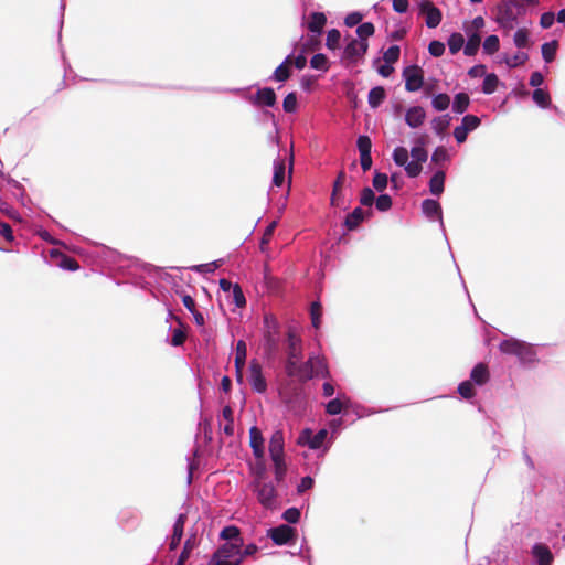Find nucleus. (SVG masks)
<instances>
[{
	"mask_svg": "<svg viewBox=\"0 0 565 565\" xmlns=\"http://www.w3.org/2000/svg\"><path fill=\"white\" fill-rule=\"evenodd\" d=\"M367 50V42L351 39V41L345 45L343 50L342 61H345L348 63H356L366 54Z\"/></svg>",
	"mask_w": 565,
	"mask_h": 565,
	"instance_id": "nucleus-8",
	"label": "nucleus"
},
{
	"mask_svg": "<svg viewBox=\"0 0 565 565\" xmlns=\"http://www.w3.org/2000/svg\"><path fill=\"white\" fill-rule=\"evenodd\" d=\"M284 433L281 430L274 431L270 437L268 447L270 458L284 457Z\"/></svg>",
	"mask_w": 565,
	"mask_h": 565,
	"instance_id": "nucleus-18",
	"label": "nucleus"
},
{
	"mask_svg": "<svg viewBox=\"0 0 565 565\" xmlns=\"http://www.w3.org/2000/svg\"><path fill=\"white\" fill-rule=\"evenodd\" d=\"M428 52L435 57H439L445 52V44L440 41L434 40L428 45Z\"/></svg>",
	"mask_w": 565,
	"mask_h": 565,
	"instance_id": "nucleus-64",
	"label": "nucleus"
},
{
	"mask_svg": "<svg viewBox=\"0 0 565 565\" xmlns=\"http://www.w3.org/2000/svg\"><path fill=\"white\" fill-rule=\"evenodd\" d=\"M300 511L297 508H289L282 513V519L288 523H297L300 520Z\"/></svg>",
	"mask_w": 565,
	"mask_h": 565,
	"instance_id": "nucleus-63",
	"label": "nucleus"
},
{
	"mask_svg": "<svg viewBox=\"0 0 565 565\" xmlns=\"http://www.w3.org/2000/svg\"><path fill=\"white\" fill-rule=\"evenodd\" d=\"M185 522H186V515L185 514H180L173 525V533L172 535L173 536H178V537H181L183 536V531H184V525H185Z\"/></svg>",
	"mask_w": 565,
	"mask_h": 565,
	"instance_id": "nucleus-61",
	"label": "nucleus"
},
{
	"mask_svg": "<svg viewBox=\"0 0 565 565\" xmlns=\"http://www.w3.org/2000/svg\"><path fill=\"white\" fill-rule=\"evenodd\" d=\"M356 145H358V149L360 151V154L371 153L372 141H371L369 136H360L358 138Z\"/></svg>",
	"mask_w": 565,
	"mask_h": 565,
	"instance_id": "nucleus-60",
	"label": "nucleus"
},
{
	"mask_svg": "<svg viewBox=\"0 0 565 565\" xmlns=\"http://www.w3.org/2000/svg\"><path fill=\"white\" fill-rule=\"evenodd\" d=\"M424 214L430 220L441 218V206L436 200L426 199L422 203Z\"/></svg>",
	"mask_w": 565,
	"mask_h": 565,
	"instance_id": "nucleus-23",
	"label": "nucleus"
},
{
	"mask_svg": "<svg viewBox=\"0 0 565 565\" xmlns=\"http://www.w3.org/2000/svg\"><path fill=\"white\" fill-rule=\"evenodd\" d=\"M490 379V372L487 364L478 363L470 373V381L477 385L486 384Z\"/></svg>",
	"mask_w": 565,
	"mask_h": 565,
	"instance_id": "nucleus-19",
	"label": "nucleus"
},
{
	"mask_svg": "<svg viewBox=\"0 0 565 565\" xmlns=\"http://www.w3.org/2000/svg\"><path fill=\"white\" fill-rule=\"evenodd\" d=\"M465 44V38L461 33L455 32L448 39V47L451 54L458 53Z\"/></svg>",
	"mask_w": 565,
	"mask_h": 565,
	"instance_id": "nucleus-34",
	"label": "nucleus"
},
{
	"mask_svg": "<svg viewBox=\"0 0 565 565\" xmlns=\"http://www.w3.org/2000/svg\"><path fill=\"white\" fill-rule=\"evenodd\" d=\"M287 359L302 360V341L292 328L287 332Z\"/></svg>",
	"mask_w": 565,
	"mask_h": 565,
	"instance_id": "nucleus-13",
	"label": "nucleus"
},
{
	"mask_svg": "<svg viewBox=\"0 0 565 565\" xmlns=\"http://www.w3.org/2000/svg\"><path fill=\"white\" fill-rule=\"evenodd\" d=\"M418 146L412 148L411 150V156L413 158L414 161H417V162H420V163H424L427 161V158H428V153L427 151L424 149L423 145H424V139H419L417 141Z\"/></svg>",
	"mask_w": 565,
	"mask_h": 565,
	"instance_id": "nucleus-36",
	"label": "nucleus"
},
{
	"mask_svg": "<svg viewBox=\"0 0 565 565\" xmlns=\"http://www.w3.org/2000/svg\"><path fill=\"white\" fill-rule=\"evenodd\" d=\"M342 409H343V404H342V402L339 398L331 399L326 405V412L329 415H338V414H340L342 412Z\"/></svg>",
	"mask_w": 565,
	"mask_h": 565,
	"instance_id": "nucleus-62",
	"label": "nucleus"
},
{
	"mask_svg": "<svg viewBox=\"0 0 565 565\" xmlns=\"http://www.w3.org/2000/svg\"><path fill=\"white\" fill-rule=\"evenodd\" d=\"M271 460L275 468V479L277 482H281L287 472V466L285 463L284 457H274Z\"/></svg>",
	"mask_w": 565,
	"mask_h": 565,
	"instance_id": "nucleus-37",
	"label": "nucleus"
},
{
	"mask_svg": "<svg viewBox=\"0 0 565 565\" xmlns=\"http://www.w3.org/2000/svg\"><path fill=\"white\" fill-rule=\"evenodd\" d=\"M426 113L422 106H413L405 114V121L411 128H417L425 121Z\"/></svg>",
	"mask_w": 565,
	"mask_h": 565,
	"instance_id": "nucleus-17",
	"label": "nucleus"
},
{
	"mask_svg": "<svg viewBox=\"0 0 565 565\" xmlns=\"http://www.w3.org/2000/svg\"><path fill=\"white\" fill-rule=\"evenodd\" d=\"M392 198L388 194H381L375 199V206L381 212H386L392 207Z\"/></svg>",
	"mask_w": 565,
	"mask_h": 565,
	"instance_id": "nucleus-55",
	"label": "nucleus"
},
{
	"mask_svg": "<svg viewBox=\"0 0 565 565\" xmlns=\"http://www.w3.org/2000/svg\"><path fill=\"white\" fill-rule=\"evenodd\" d=\"M327 23V17L323 12H312L309 17L308 29L310 32L320 35Z\"/></svg>",
	"mask_w": 565,
	"mask_h": 565,
	"instance_id": "nucleus-22",
	"label": "nucleus"
},
{
	"mask_svg": "<svg viewBox=\"0 0 565 565\" xmlns=\"http://www.w3.org/2000/svg\"><path fill=\"white\" fill-rule=\"evenodd\" d=\"M267 536L270 537L276 545H285L296 537V530L287 524H281L269 529Z\"/></svg>",
	"mask_w": 565,
	"mask_h": 565,
	"instance_id": "nucleus-11",
	"label": "nucleus"
},
{
	"mask_svg": "<svg viewBox=\"0 0 565 565\" xmlns=\"http://www.w3.org/2000/svg\"><path fill=\"white\" fill-rule=\"evenodd\" d=\"M408 157L409 152L404 147H397L393 151V160L399 167H404L407 163Z\"/></svg>",
	"mask_w": 565,
	"mask_h": 565,
	"instance_id": "nucleus-47",
	"label": "nucleus"
},
{
	"mask_svg": "<svg viewBox=\"0 0 565 565\" xmlns=\"http://www.w3.org/2000/svg\"><path fill=\"white\" fill-rule=\"evenodd\" d=\"M375 32V26L371 22L361 23L356 29L359 41L367 42V39Z\"/></svg>",
	"mask_w": 565,
	"mask_h": 565,
	"instance_id": "nucleus-38",
	"label": "nucleus"
},
{
	"mask_svg": "<svg viewBox=\"0 0 565 565\" xmlns=\"http://www.w3.org/2000/svg\"><path fill=\"white\" fill-rule=\"evenodd\" d=\"M446 174L443 170L437 171L429 181V191L433 195L439 196L444 192Z\"/></svg>",
	"mask_w": 565,
	"mask_h": 565,
	"instance_id": "nucleus-26",
	"label": "nucleus"
},
{
	"mask_svg": "<svg viewBox=\"0 0 565 565\" xmlns=\"http://www.w3.org/2000/svg\"><path fill=\"white\" fill-rule=\"evenodd\" d=\"M387 175L382 172H375L373 177V186L376 191L382 192L387 186Z\"/></svg>",
	"mask_w": 565,
	"mask_h": 565,
	"instance_id": "nucleus-57",
	"label": "nucleus"
},
{
	"mask_svg": "<svg viewBox=\"0 0 565 565\" xmlns=\"http://www.w3.org/2000/svg\"><path fill=\"white\" fill-rule=\"evenodd\" d=\"M386 98V92L384 87L376 86L373 87L367 96V102L371 108L375 109L377 108Z\"/></svg>",
	"mask_w": 565,
	"mask_h": 565,
	"instance_id": "nucleus-27",
	"label": "nucleus"
},
{
	"mask_svg": "<svg viewBox=\"0 0 565 565\" xmlns=\"http://www.w3.org/2000/svg\"><path fill=\"white\" fill-rule=\"evenodd\" d=\"M420 10L426 14V25L429 29L437 28L441 22L443 14L441 11L430 1L425 0L420 4Z\"/></svg>",
	"mask_w": 565,
	"mask_h": 565,
	"instance_id": "nucleus-14",
	"label": "nucleus"
},
{
	"mask_svg": "<svg viewBox=\"0 0 565 565\" xmlns=\"http://www.w3.org/2000/svg\"><path fill=\"white\" fill-rule=\"evenodd\" d=\"M557 47L558 43L556 40L546 42L542 45V56L546 63H551L554 61Z\"/></svg>",
	"mask_w": 565,
	"mask_h": 565,
	"instance_id": "nucleus-32",
	"label": "nucleus"
},
{
	"mask_svg": "<svg viewBox=\"0 0 565 565\" xmlns=\"http://www.w3.org/2000/svg\"><path fill=\"white\" fill-rule=\"evenodd\" d=\"M194 545H195L194 540L188 539L185 541L183 550H182L181 554L179 555V558H178L175 565H184V563L189 558L190 553L193 550Z\"/></svg>",
	"mask_w": 565,
	"mask_h": 565,
	"instance_id": "nucleus-53",
	"label": "nucleus"
},
{
	"mask_svg": "<svg viewBox=\"0 0 565 565\" xmlns=\"http://www.w3.org/2000/svg\"><path fill=\"white\" fill-rule=\"evenodd\" d=\"M372 216V211H363L361 207H355L351 213L345 216L344 226L348 231L356 230L360 224L367 217Z\"/></svg>",
	"mask_w": 565,
	"mask_h": 565,
	"instance_id": "nucleus-15",
	"label": "nucleus"
},
{
	"mask_svg": "<svg viewBox=\"0 0 565 565\" xmlns=\"http://www.w3.org/2000/svg\"><path fill=\"white\" fill-rule=\"evenodd\" d=\"M533 100L542 108H546L551 104V96L547 92L542 88H536L533 92Z\"/></svg>",
	"mask_w": 565,
	"mask_h": 565,
	"instance_id": "nucleus-40",
	"label": "nucleus"
},
{
	"mask_svg": "<svg viewBox=\"0 0 565 565\" xmlns=\"http://www.w3.org/2000/svg\"><path fill=\"white\" fill-rule=\"evenodd\" d=\"M310 66L315 70L327 72L329 70L328 58L324 54H315L310 60Z\"/></svg>",
	"mask_w": 565,
	"mask_h": 565,
	"instance_id": "nucleus-41",
	"label": "nucleus"
},
{
	"mask_svg": "<svg viewBox=\"0 0 565 565\" xmlns=\"http://www.w3.org/2000/svg\"><path fill=\"white\" fill-rule=\"evenodd\" d=\"M341 33L337 29H331L328 31L326 46L329 50H337L340 46Z\"/></svg>",
	"mask_w": 565,
	"mask_h": 565,
	"instance_id": "nucleus-44",
	"label": "nucleus"
},
{
	"mask_svg": "<svg viewBox=\"0 0 565 565\" xmlns=\"http://www.w3.org/2000/svg\"><path fill=\"white\" fill-rule=\"evenodd\" d=\"M248 102L255 107H274L277 103V95L271 87L258 88Z\"/></svg>",
	"mask_w": 565,
	"mask_h": 565,
	"instance_id": "nucleus-10",
	"label": "nucleus"
},
{
	"mask_svg": "<svg viewBox=\"0 0 565 565\" xmlns=\"http://www.w3.org/2000/svg\"><path fill=\"white\" fill-rule=\"evenodd\" d=\"M470 104V98L466 93H458L455 95L452 110L457 114L465 113Z\"/></svg>",
	"mask_w": 565,
	"mask_h": 565,
	"instance_id": "nucleus-31",
	"label": "nucleus"
},
{
	"mask_svg": "<svg viewBox=\"0 0 565 565\" xmlns=\"http://www.w3.org/2000/svg\"><path fill=\"white\" fill-rule=\"evenodd\" d=\"M449 104L450 97L444 93L436 95L431 100V105L437 111L446 110L449 107Z\"/></svg>",
	"mask_w": 565,
	"mask_h": 565,
	"instance_id": "nucleus-45",
	"label": "nucleus"
},
{
	"mask_svg": "<svg viewBox=\"0 0 565 565\" xmlns=\"http://www.w3.org/2000/svg\"><path fill=\"white\" fill-rule=\"evenodd\" d=\"M405 79V89L407 92H417L424 84V71L418 65H411L403 70Z\"/></svg>",
	"mask_w": 565,
	"mask_h": 565,
	"instance_id": "nucleus-7",
	"label": "nucleus"
},
{
	"mask_svg": "<svg viewBox=\"0 0 565 565\" xmlns=\"http://www.w3.org/2000/svg\"><path fill=\"white\" fill-rule=\"evenodd\" d=\"M481 124V120L476 115H466L461 125L454 129V137L458 143H462L467 140V136L470 131L476 130Z\"/></svg>",
	"mask_w": 565,
	"mask_h": 565,
	"instance_id": "nucleus-9",
	"label": "nucleus"
},
{
	"mask_svg": "<svg viewBox=\"0 0 565 565\" xmlns=\"http://www.w3.org/2000/svg\"><path fill=\"white\" fill-rule=\"evenodd\" d=\"M481 36L478 32H472L468 36V41L463 46V53L467 56H475L479 50Z\"/></svg>",
	"mask_w": 565,
	"mask_h": 565,
	"instance_id": "nucleus-28",
	"label": "nucleus"
},
{
	"mask_svg": "<svg viewBox=\"0 0 565 565\" xmlns=\"http://www.w3.org/2000/svg\"><path fill=\"white\" fill-rule=\"evenodd\" d=\"M529 60V55L524 52H518L511 57L505 58V63L510 68L523 65Z\"/></svg>",
	"mask_w": 565,
	"mask_h": 565,
	"instance_id": "nucleus-50",
	"label": "nucleus"
},
{
	"mask_svg": "<svg viewBox=\"0 0 565 565\" xmlns=\"http://www.w3.org/2000/svg\"><path fill=\"white\" fill-rule=\"evenodd\" d=\"M51 256L57 258L56 265L63 269L75 271L79 268L78 262L58 250H52Z\"/></svg>",
	"mask_w": 565,
	"mask_h": 565,
	"instance_id": "nucleus-21",
	"label": "nucleus"
},
{
	"mask_svg": "<svg viewBox=\"0 0 565 565\" xmlns=\"http://www.w3.org/2000/svg\"><path fill=\"white\" fill-rule=\"evenodd\" d=\"M247 356V347L245 341L239 340L236 344V352H235V369L237 372H242Z\"/></svg>",
	"mask_w": 565,
	"mask_h": 565,
	"instance_id": "nucleus-29",
	"label": "nucleus"
},
{
	"mask_svg": "<svg viewBox=\"0 0 565 565\" xmlns=\"http://www.w3.org/2000/svg\"><path fill=\"white\" fill-rule=\"evenodd\" d=\"M220 537L222 540H225L227 541L226 543H236V544H243V539L241 536V531L237 526L235 525H228V526H225L221 533H220Z\"/></svg>",
	"mask_w": 565,
	"mask_h": 565,
	"instance_id": "nucleus-25",
	"label": "nucleus"
},
{
	"mask_svg": "<svg viewBox=\"0 0 565 565\" xmlns=\"http://www.w3.org/2000/svg\"><path fill=\"white\" fill-rule=\"evenodd\" d=\"M458 393L463 397V398H471L476 395V390L473 387V384L471 381H463L459 384L458 386Z\"/></svg>",
	"mask_w": 565,
	"mask_h": 565,
	"instance_id": "nucleus-52",
	"label": "nucleus"
},
{
	"mask_svg": "<svg viewBox=\"0 0 565 565\" xmlns=\"http://www.w3.org/2000/svg\"><path fill=\"white\" fill-rule=\"evenodd\" d=\"M310 316L313 328L318 329L320 327L322 316V307L320 302L315 301L311 303Z\"/></svg>",
	"mask_w": 565,
	"mask_h": 565,
	"instance_id": "nucleus-48",
	"label": "nucleus"
},
{
	"mask_svg": "<svg viewBox=\"0 0 565 565\" xmlns=\"http://www.w3.org/2000/svg\"><path fill=\"white\" fill-rule=\"evenodd\" d=\"M501 353L507 355H513L519 359L523 364L533 363L536 361V351L531 343H527L515 338L503 340L499 344Z\"/></svg>",
	"mask_w": 565,
	"mask_h": 565,
	"instance_id": "nucleus-1",
	"label": "nucleus"
},
{
	"mask_svg": "<svg viewBox=\"0 0 565 565\" xmlns=\"http://www.w3.org/2000/svg\"><path fill=\"white\" fill-rule=\"evenodd\" d=\"M249 383L257 393H264L267 390V383L263 376V369L257 360H252L249 363Z\"/></svg>",
	"mask_w": 565,
	"mask_h": 565,
	"instance_id": "nucleus-12",
	"label": "nucleus"
},
{
	"mask_svg": "<svg viewBox=\"0 0 565 565\" xmlns=\"http://www.w3.org/2000/svg\"><path fill=\"white\" fill-rule=\"evenodd\" d=\"M375 202V194L373 190L369 186L364 188L361 191L360 195V203L364 206H372V204Z\"/></svg>",
	"mask_w": 565,
	"mask_h": 565,
	"instance_id": "nucleus-56",
	"label": "nucleus"
},
{
	"mask_svg": "<svg viewBox=\"0 0 565 565\" xmlns=\"http://www.w3.org/2000/svg\"><path fill=\"white\" fill-rule=\"evenodd\" d=\"M254 490L258 502L266 509H273L277 502V491L271 482L254 481Z\"/></svg>",
	"mask_w": 565,
	"mask_h": 565,
	"instance_id": "nucleus-6",
	"label": "nucleus"
},
{
	"mask_svg": "<svg viewBox=\"0 0 565 565\" xmlns=\"http://www.w3.org/2000/svg\"><path fill=\"white\" fill-rule=\"evenodd\" d=\"M449 160L448 151L445 147L440 146L435 149L431 156V162L441 164Z\"/></svg>",
	"mask_w": 565,
	"mask_h": 565,
	"instance_id": "nucleus-54",
	"label": "nucleus"
},
{
	"mask_svg": "<svg viewBox=\"0 0 565 565\" xmlns=\"http://www.w3.org/2000/svg\"><path fill=\"white\" fill-rule=\"evenodd\" d=\"M291 55H288L285 61L274 71V79L277 82H286L291 76Z\"/></svg>",
	"mask_w": 565,
	"mask_h": 565,
	"instance_id": "nucleus-24",
	"label": "nucleus"
},
{
	"mask_svg": "<svg viewBox=\"0 0 565 565\" xmlns=\"http://www.w3.org/2000/svg\"><path fill=\"white\" fill-rule=\"evenodd\" d=\"M249 445L254 456L257 459H262L264 457V438L262 431L256 426L249 429Z\"/></svg>",
	"mask_w": 565,
	"mask_h": 565,
	"instance_id": "nucleus-16",
	"label": "nucleus"
},
{
	"mask_svg": "<svg viewBox=\"0 0 565 565\" xmlns=\"http://www.w3.org/2000/svg\"><path fill=\"white\" fill-rule=\"evenodd\" d=\"M243 544L224 543L213 554L209 565H241Z\"/></svg>",
	"mask_w": 565,
	"mask_h": 565,
	"instance_id": "nucleus-2",
	"label": "nucleus"
},
{
	"mask_svg": "<svg viewBox=\"0 0 565 565\" xmlns=\"http://www.w3.org/2000/svg\"><path fill=\"white\" fill-rule=\"evenodd\" d=\"M401 55V49L398 45L390 46L383 54V60L387 64H394L398 61Z\"/></svg>",
	"mask_w": 565,
	"mask_h": 565,
	"instance_id": "nucleus-49",
	"label": "nucleus"
},
{
	"mask_svg": "<svg viewBox=\"0 0 565 565\" xmlns=\"http://www.w3.org/2000/svg\"><path fill=\"white\" fill-rule=\"evenodd\" d=\"M533 555L539 565H551L553 562V554L548 546L537 543L533 546Z\"/></svg>",
	"mask_w": 565,
	"mask_h": 565,
	"instance_id": "nucleus-20",
	"label": "nucleus"
},
{
	"mask_svg": "<svg viewBox=\"0 0 565 565\" xmlns=\"http://www.w3.org/2000/svg\"><path fill=\"white\" fill-rule=\"evenodd\" d=\"M498 85H499L498 76L493 73L488 74V75H486L483 84H482V92L487 95H490L495 92Z\"/></svg>",
	"mask_w": 565,
	"mask_h": 565,
	"instance_id": "nucleus-39",
	"label": "nucleus"
},
{
	"mask_svg": "<svg viewBox=\"0 0 565 565\" xmlns=\"http://www.w3.org/2000/svg\"><path fill=\"white\" fill-rule=\"evenodd\" d=\"M282 108L286 113L291 114L297 109V94L291 92L286 95L282 102Z\"/></svg>",
	"mask_w": 565,
	"mask_h": 565,
	"instance_id": "nucleus-51",
	"label": "nucleus"
},
{
	"mask_svg": "<svg viewBox=\"0 0 565 565\" xmlns=\"http://www.w3.org/2000/svg\"><path fill=\"white\" fill-rule=\"evenodd\" d=\"M264 324L265 351L274 354L279 348V324L274 316H265Z\"/></svg>",
	"mask_w": 565,
	"mask_h": 565,
	"instance_id": "nucleus-4",
	"label": "nucleus"
},
{
	"mask_svg": "<svg viewBox=\"0 0 565 565\" xmlns=\"http://www.w3.org/2000/svg\"><path fill=\"white\" fill-rule=\"evenodd\" d=\"M233 292V301L238 308H243L246 305V299L243 294V290L238 284H235L232 289Z\"/></svg>",
	"mask_w": 565,
	"mask_h": 565,
	"instance_id": "nucleus-58",
	"label": "nucleus"
},
{
	"mask_svg": "<svg viewBox=\"0 0 565 565\" xmlns=\"http://www.w3.org/2000/svg\"><path fill=\"white\" fill-rule=\"evenodd\" d=\"M513 41L519 49L527 47L530 45L529 31L526 29H519L514 33Z\"/></svg>",
	"mask_w": 565,
	"mask_h": 565,
	"instance_id": "nucleus-46",
	"label": "nucleus"
},
{
	"mask_svg": "<svg viewBox=\"0 0 565 565\" xmlns=\"http://www.w3.org/2000/svg\"><path fill=\"white\" fill-rule=\"evenodd\" d=\"M275 170L273 177V183L276 186H281L285 181L286 164L284 160L275 161Z\"/></svg>",
	"mask_w": 565,
	"mask_h": 565,
	"instance_id": "nucleus-33",
	"label": "nucleus"
},
{
	"mask_svg": "<svg viewBox=\"0 0 565 565\" xmlns=\"http://www.w3.org/2000/svg\"><path fill=\"white\" fill-rule=\"evenodd\" d=\"M344 181H345V173L343 170H341L338 173L337 179L333 182V189H332V193H331L330 203H337L335 201L338 200V194L342 191Z\"/></svg>",
	"mask_w": 565,
	"mask_h": 565,
	"instance_id": "nucleus-42",
	"label": "nucleus"
},
{
	"mask_svg": "<svg viewBox=\"0 0 565 565\" xmlns=\"http://www.w3.org/2000/svg\"><path fill=\"white\" fill-rule=\"evenodd\" d=\"M329 370L323 358L310 355L308 360L300 364V382L305 383L313 377H328Z\"/></svg>",
	"mask_w": 565,
	"mask_h": 565,
	"instance_id": "nucleus-3",
	"label": "nucleus"
},
{
	"mask_svg": "<svg viewBox=\"0 0 565 565\" xmlns=\"http://www.w3.org/2000/svg\"><path fill=\"white\" fill-rule=\"evenodd\" d=\"M500 49V41L497 35H489L486 38L483 42V51L484 53L492 55L498 52Z\"/></svg>",
	"mask_w": 565,
	"mask_h": 565,
	"instance_id": "nucleus-43",
	"label": "nucleus"
},
{
	"mask_svg": "<svg viewBox=\"0 0 565 565\" xmlns=\"http://www.w3.org/2000/svg\"><path fill=\"white\" fill-rule=\"evenodd\" d=\"M300 361L287 359L285 363V372L289 377H296L300 382Z\"/></svg>",
	"mask_w": 565,
	"mask_h": 565,
	"instance_id": "nucleus-35",
	"label": "nucleus"
},
{
	"mask_svg": "<svg viewBox=\"0 0 565 565\" xmlns=\"http://www.w3.org/2000/svg\"><path fill=\"white\" fill-rule=\"evenodd\" d=\"M515 4L509 1H501L495 8V21L501 28L505 30H512L518 19V12L515 11Z\"/></svg>",
	"mask_w": 565,
	"mask_h": 565,
	"instance_id": "nucleus-5",
	"label": "nucleus"
},
{
	"mask_svg": "<svg viewBox=\"0 0 565 565\" xmlns=\"http://www.w3.org/2000/svg\"><path fill=\"white\" fill-rule=\"evenodd\" d=\"M450 121L451 117L448 114L434 118L431 120L434 131L439 136L444 135L450 126Z\"/></svg>",
	"mask_w": 565,
	"mask_h": 565,
	"instance_id": "nucleus-30",
	"label": "nucleus"
},
{
	"mask_svg": "<svg viewBox=\"0 0 565 565\" xmlns=\"http://www.w3.org/2000/svg\"><path fill=\"white\" fill-rule=\"evenodd\" d=\"M404 167H405V171L409 178L418 177L423 169L422 163L414 161V160H412L411 162L407 161V163Z\"/></svg>",
	"mask_w": 565,
	"mask_h": 565,
	"instance_id": "nucleus-59",
	"label": "nucleus"
}]
</instances>
